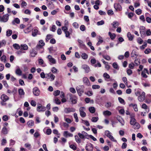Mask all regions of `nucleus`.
<instances>
[{
    "label": "nucleus",
    "mask_w": 151,
    "mask_h": 151,
    "mask_svg": "<svg viewBox=\"0 0 151 151\" xmlns=\"http://www.w3.org/2000/svg\"><path fill=\"white\" fill-rule=\"evenodd\" d=\"M2 118L3 121H6L9 119L8 116L6 115L4 116Z\"/></svg>",
    "instance_id": "nucleus-49"
},
{
    "label": "nucleus",
    "mask_w": 151,
    "mask_h": 151,
    "mask_svg": "<svg viewBox=\"0 0 151 151\" xmlns=\"http://www.w3.org/2000/svg\"><path fill=\"white\" fill-rule=\"evenodd\" d=\"M60 93V91L59 90H57L54 92L53 95L55 96H57L59 95Z\"/></svg>",
    "instance_id": "nucleus-45"
},
{
    "label": "nucleus",
    "mask_w": 151,
    "mask_h": 151,
    "mask_svg": "<svg viewBox=\"0 0 151 151\" xmlns=\"http://www.w3.org/2000/svg\"><path fill=\"white\" fill-rule=\"evenodd\" d=\"M108 34L110 36V38H115L116 37V35L114 33L112 34L111 32H109Z\"/></svg>",
    "instance_id": "nucleus-46"
},
{
    "label": "nucleus",
    "mask_w": 151,
    "mask_h": 151,
    "mask_svg": "<svg viewBox=\"0 0 151 151\" xmlns=\"http://www.w3.org/2000/svg\"><path fill=\"white\" fill-rule=\"evenodd\" d=\"M130 123L131 125H133L134 124H135L136 122V120L135 118L132 116L131 115L130 116Z\"/></svg>",
    "instance_id": "nucleus-20"
},
{
    "label": "nucleus",
    "mask_w": 151,
    "mask_h": 151,
    "mask_svg": "<svg viewBox=\"0 0 151 151\" xmlns=\"http://www.w3.org/2000/svg\"><path fill=\"white\" fill-rule=\"evenodd\" d=\"M103 76L105 78V80L106 81H109L107 80V79H109L110 78V76L108 74L106 73H105L103 74Z\"/></svg>",
    "instance_id": "nucleus-26"
},
{
    "label": "nucleus",
    "mask_w": 151,
    "mask_h": 151,
    "mask_svg": "<svg viewBox=\"0 0 151 151\" xmlns=\"http://www.w3.org/2000/svg\"><path fill=\"white\" fill-rule=\"evenodd\" d=\"M77 97L74 95H70V99L72 104H75L77 103Z\"/></svg>",
    "instance_id": "nucleus-5"
},
{
    "label": "nucleus",
    "mask_w": 151,
    "mask_h": 151,
    "mask_svg": "<svg viewBox=\"0 0 151 151\" xmlns=\"http://www.w3.org/2000/svg\"><path fill=\"white\" fill-rule=\"evenodd\" d=\"M145 33L146 35L147 36L150 35L151 34V32L150 29L147 30L145 32Z\"/></svg>",
    "instance_id": "nucleus-64"
},
{
    "label": "nucleus",
    "mask_w": 151,
    "mask_h": 151,
    "mask_svg": "<svg viewBox=\"0 0 151 151\" xmlns=\"http://www.w3.org/2000/svg\"><path fill=\"white\" fill-rule=\"evenodd\" d=\"M30 104L32 106L35 107L36 105V103L35 101L32 100L31 101Z\"/></svg>",
    "instance_id": "nucleus-55"
},
{
    "label": "nucleus",
    "mask_w": 151,
    "mask_h": 151,
    "mask_svg": "<svg viewBox=\"0 0 151 151\" xmlns=\"http://www.w3.org/2000/svg\"><path fill=\"white\" fill-rule=\"evenodd\" d=\"M63 135L66 137L67 136L72 137L73 136V134L68 132L67 131H64L63 133Z\"/></svg>",
    "instance_id": "nucleus-23"
},
{
    "label": "nucleus",
    "mask_w": 151,
    "mask_h": 151,
    "mask_svg": "<svg viewBox=\"0 0 151 151\" xmlns=\"http://www.w3.org/2000/svg\"><path fill=\"white\" fill-rule=\"evenodd\" d=\"M145 92H142V94L138 96V99L140 102L143 101L145 99Z\"/></svg>",
    "instance_id": "nucleus-6"
},
{
    "label": "nucleus",
    "mask_w": 151,
    "mask_h": 151,
    "mask_svg": "<svg viewBox=\"0 0 151 151\" xmlns=\"http://www.w3.org/2000/svg\"><path fill=\"white\" fill-rule=\"evenodd\" d=\"M69 146L70 148L74 150H76L77 149L76 146L74 145H70Z\"/></svg>",
    "instance_id": "nucleus-60"
},
{
    "label": "nucleus",
    "mask_w": 151,
    "mask_h": 151,
    "mask_svg": "<svg viewBox=\"0 0 151 151\" xmlns=\"http://www.w3.org/2000/svg\"><path fill=\"white\" fill-rule=\"evenodd\" d=\"M84 86L83 85H80L76 87L77 93L79 96H81L82 94L84 93Z\"/></svg>",
    "instance_id": "nucleus-1"
},
{
    "label": "nucleus",
    "mask_w": 151,
    "mask_h": 151,
    "mask_svg": "<svg viewBox=\"0 0 151 151\" xmlns=\"http://www.w3.org/2000/svg\"><path fill=\"white\" fill-rule=\"evenodd\" d=\"M37 110L39 112L41 111H44L46 110V108L45 107L42 106L40 104H37Z\"/></svg>",
    "instance_id": "nucleus-3"
},
{
    "label": "nucleus",
    "mask_w": 151,
    "mask_h": 151,
    "mask_svg": "<svg viewBox=\"0 0 151 151\" xmlns=\"http://www.w3.org/2000/svg\"><path fill=\"white\" fill-rule=\"evenodd\" d=\"M129 106L130 107H132L135 111H138L137 106L136 104H129Z\"/></svg>",
    "instance_id": "nucleus-22"
},
{
    "label": "nucleus",
    "mask_w": 151,
    "mask_h": 151,
    "mask_svg": "<svg viewBox=\"0 0 151 151\" xmlns=\"http://www.w3.org/2000/svg\"><path fill=\"white\" fill-rule=\"evenodd\" d=\"M21 50H27L28 48V47L27 45L26 44L23 45H21L20 47Z\"/></svg>",
    "instance_id": "nucleus-30"
},
{
    "label": "nucleus",
    "mask_w": 151,
    "mask_h": 151,
    "mask_svg": "<svg viewBox=\"0 0 151 151\" xmlns=\"http://www.w3.org/2000/svg\"><path fill=\"white\" fill-rule=\"evenodd\" d=\"M99 119L97 117H93L92 118L91 121L93 122H97Z\"/></svg>",
    "instance_id": "nucleus-41"
},
{
    "label": "nucleus",
    "mask_w": 151,
    "mask_h": 151,
    "mask_svg": "<svg viewBox=\"0 0 151 151\" xmlns=\"http://www.w3.org/2000/svg\"><path fill=\"white\" fill-rule=\"evenodd\" d=\"M33 93L34 95L36 96H37L40 94V91L38 88L35 87L33 89Z\"/></svg>",
    "instance_id": "nucleus-11"
},
{
    "label": "nucleus",
    "mask_w": 151,
    "mask_h": 151,
    "mask_svg": "<svg viewBox=\"0 0 151 151\" xmlns=\"http://www.w3.org/2000/svg\"><path fill=\"white\" fill-rule=\"evenodd\" d=\"M111 103L110 102H108L105 105V107L106 108H109L111 107Z\"/></svg>",
    "instance_id": "nucleus-63"
},
{
    "label": "nucleus",
    "mask_w": 151,
    "mask_h": 151,
    "mask_svg": "<svg viewBox=\"0 0 151 151\" xmlns=\"http://www.w3.org/2000/svg\"><path fill=\"white\" fill-rule=\"evenodd\" d=\"M82 133L83 134L84 137L86 138V139H89V135L87 133L84 131H82Z\"/></svg>",
    "instance_id": "nucleus-34"
},
{
    "label": "nucleus",
    "mask_w": 151,
    "mask_h": 151,
    "mask_svg": "<svg viewBox=\"0 0 151 151\" xmlns=\"http://www.w3.org/2000/svg\"><path fill=\"white\" fill-rule=\"evenodd\" d=\"M45 45V43L42 40H40L39 41V45L36 46L37 49L41 48L42 47Z\"/></svg>",
    "instance_id": "nucleus-16"
},
{
    "label": "nucleus",
    "mask_w": 151,
    "mask_h": 151,
    "mask_svg": "<svg viewBox=\"0 0 151 151\" xmlns=\"http://www.w3.org/2000/svg\"><path fill=\"white\" fill-rule=\"evenodd\" d=\"M75 140L78 143H79L81 142V140L79 138L78 136L77 135H76L75 136Z\"/></svg>",
    "instance_id": "nucleus-35"
},
{
    "label": "nucleus",
    "mask_w": 151,
    "mask_h": 151,
    "mask_svg": "<svg viewBox=\"0 0 151 151\" xmlns=\"http://www.w3.org/2000/svg\"><path fill=\"white\" fill-rule=\"evenodd\" d=\"M18 92L20 98H23L24 97L25 93L24 92L23 89L21 88H19L18 90Z\"/></svg>",
    "instance_id": "nucleus-12"
},
{
    "label": "nucleus",
    "mask_w": 151,
    "mask_h": 151,
    "mask_svg": "<svg viewBox=\"0 0 151 151\" xmlns=\"http://www.w3.org/2000/svg\"><path fill=\"white\" fill-rule=\"evenodd\" d=\"M74 118L75 119V121L76 122H77L78 121V117L77 116V114L76 113H75L74 114Z\"/></svg>",
    "instance_id": "nucleus-52"
},
{
    "label": "nucleus",
    "mask_w": 151,
    "mask_h": 151,
    "mask_svg": "<svg viewBox=\"0 0 151 151\" xmlns=\"http://www.w3.org/2000/svg\"><path fill=\"white\" fill-rule=\"evenodd\" d=\"M47 6L50 9H53L55 8L54 4L51 1H50L48 3Z\"/></svg>",
    "instance_id": "nucleus-24"
},
{
    "label": "nucleus",
    "mask_w": 151,
    "mask_h": 151,
    "mask_svg": "<svg viewBox=\"0 0 151 151\" xmlns=\"http://www.w3.org/2000/svg\"><path fill=\"white\" fill-rule=\"evenodd\" d=\"M134 128L135 129H138L140 127V125L137 122H136L135 124L134 125Z\"/></svg>",
    "instance_id": "nucleus-31"
},
{
    "label": "nucleus",
    "mask_w": 151,
    "mask_h": 151,
    "mask_svg": "<svg viewBox=\"0 0 151 151\" xmlns=\"http://www.w3.org/2000/svg\"><path fill=\"white\" fill-rule=\"evenodd\" d=\"M89 111L91 113H93L95 111V109L93 107H90L89 108Z\"/></svg>",
    "instance_id": "nucleus-33"
},
{
    "label": "nucleus",
    "mask_w": 151,
    "mask_h": 151,
    "mask_svg": "<svg viewBox=\"0 0 151 151\" xmlns=\"http://www.w3.org/2000/svg\"><path fill=\"white\" fill-rule=\"evenodd\" d=\"M7 141L5 139H3L1 141V145L2 146H4L6 143Z\"/></svg>",
    "instance_id": "nucleus-43"
},
{
    "label": "nucleus",
    "mask_w": 151,
    "mask_h": 151,
    "mask_svg": "<svg viewBox=\"0 0 151 151\" xmlns=\"http://www.w3.org/2000/svg\"><path fill=\"white\" fill-rule=\"evenodd\" d=\"M85 110V108L83 107H81L79 109L80 115L82 117H85L86 116V113L84 111Z\"/></svg>",
    "instance_id": "nucleus-7"
},
{
    "label": "nucleus",
    "mask_w": 151,
    "mask_h": 151,
    "mask_svg": "<svg viewBox=\"0 0 151 151\" xmlns=\"http://www.w3.org/2000/svg\"><path fill=\"white\" fill-rule=\"evenodd\" d=\"M20 21L19 19L18 18H15L14 20L12 21V23L13 25H14L15 24V23L19 24L20 23Z\"/></svg>",
    "instance_id": "nucleus-27"
},
{
    "label": "nucleus",
    "mask_w": 151,
    "mask_h": 151,
    "mask_svg": "<svg viewBox=\"0 0 151 151\" xmlns=\"http://www.w3.org/2000/svg\"><path fill=\"white\" fill-rule=\"evenodd\" d=\"M119 22L117 21H114L111 24V25H112L113 27L116 28L119 26Z\"/></svg>",
    "instance_id": "nucleus-28"
},
{
    "label": "nucleus",
    "mask_w": 151,
    "mask_h": 151,
    "mask_svg": "<svg viewBox=\"0 0 151 151\" xmlns=\"http://www.w3.org/2000/svg\"><path fill=\"white\" fill-rule=\"evenodd\" d=\"M73 27L75 28H78V24L76 22H74L73 24Z\"/></svg>",
    "instance_id": "nucleus-62"
},
{
    "label": "nucleus",
    "mask_w": 151,
    "mask_h": 151,
    "mask_svg": "<svg viewBox=\"0 0 151 151\" xmlns=\"http://www.w3.org/2000/svg\"><path fill=\"white\" fill-rule=\"evenodd\" d=\"M56 29V27L54 25H53L52 26L51 28L50 29V30L53 32H54L55 31Z\"/></svg>",
    "instance_id": "nucleus-58"
},
{
    "label": "nucleus",
    "mask_w": 151,
    "mask_h": 151,
    "mask_svg": "<svg viewBox=\"0 0 151 151\" xmlns=\"http://www.w3.org/2000/svg\"><path fill=\"white\" fill-rule=\"evenodd\" d=\"M75 109L73 108H66L65 109L64 112L66 114L70 112H74L75 111Z\"/></svg>",
    "instance_id": "nucleus-9"
},
{
    "label": "nucleus",
    "mask_w": 151,
    "mask_h": 151,
    "mask_svg": "<svg viewBox=\"0 0 151 151\" xmlns=\"http://www.w3.org/2000/svg\"><path fill=\"white\" fill-rule=\"evenodd\" d=\"M54 100L55 103L57 104H61V102L59 99L56 97L54 99Z\"/></svg>",
    "instance_id": "nucleus-37"
},
{
    "label": "nucleus",
    "mask_w": 151,
    "mask_h": 151,
    "mask_svg": "<svg viewBox=\"0 0 151 151\" xmlns=\"http://www.w3.org/2000/svg\"><path fill=\"white\" fill-rule=\"evenodd\" d=\"M81 68L84 69L86 73H88L90 71V69L87 65L84 64L82 65Z\"/></svg>",
    "instance_id": "nucleus-8"
},
{
    "label": "nucleus",
    "mask_w": 151,
    "mask_h": 151,
    "mask_svg": "<svg viewBox=\"0 0 151 151\" xmlns=\"http://www.w3.org/2000/svg\"><path fill=\"white\" fill-rule=\"evenodd\" d=\"M103 114L105 116H109L111 114V113L109 111L106 110L103 112Z\"/></svg>",
    "instance_id": "nucleus-29"
},
{
    "label": "nucleus",
    "mask_w": 151,
    "mask_h": 151,
    "mask_svg": "<svg viewBox=\"0 0 151 151\" xmlns=\"http://www.w3.org/2000/svg\"><path fill=\"white\" fill-rule=\"evenodd\" d=\"M85 94L89 96H90L92 95L93 94V93L91 91H88L87 93L85 92Z\"/></svg>",
    "instance_id": "nucleus-56"
},
{
    "label": "nucleus",
    "mask_w": 151,
    "mask_h": 151,
    "mask_svg": "<svg viewBox=\"0 0 151 151\" xmlns=\"http://www.w3.org/2000/svg\"><path fill=\"white\" fill-rule=\"evenodd\" d=\"M6 56L5 55H3L1 58V60L2 61H4V63L6 61Z\"/></svg>",
    "instance_id": "nucleus-50"
},
{
    "label": "nucleus",
    "mask_w": 151,
    "mask_h": 151,
    "mask_svg": "<svg viewBox=\"0 0 151 151\" xmlns=\"http://www.w3.org/2000/svg\"><path fill=\"white\" fill-rule=\"evenodd\" d=\"M51 72L53 73H57L58 70L54 67L52 68L51 70Z\"/></svg>",
    "instance_id": "nucleus-47"
},
{
    "label": "nucleus",
    "mask_w": 151,
    "mask_h": 151,
    "mask_svg": "<svg viewBox=\"0 0 151 151\" xmlns=\"http://www.w3.org/2000/svg\"><path fill=\"white\" fill-rule=\"evenodd\" d=\"M9 130L6 127H3L1 129V134L6 135L8 133Z\"/></svg>",
    "instance_id": "nucleus-17"
},
{
    "label": "nucleus",
    "mask_w": 151,
    "mask_h": 151,
    "mask_svg": "<svg viewBox=\"0 0 151 151\" xmlns=\"http://www.w3.org/2000/svg\"><path fill=\"white\" fill-rule=\"evenodd\" d=\"M140 33L142 37H145L146 35L145 28L143 26H141L139 27Z\"/></svg>",
    "instance_id": "nucleus-4"
},
{
    "label": "nucleus",
    "mask_w": 151,
    "mask_h": 151,
    "mask_svg": "<svg viewBox=\"0 0 151 151\" xmlns=\"http://www.w3.org/2000/svg\"><path fill=\"white\" fill-rule=\"evenodd\" d=\"M86 149L87 151H92L93 150V145L91 143L88 144L86 147Z\"/></svg>",
    "instance_id": "nucleus-14"
},
{
    "label": "nucleus",
    "mask_w": 151,
    "mask_h": 151,
    "mask_svg": "<svg viewBox=\"0 0 151 151\" xmlns=\"http://www.w3.org/2000/svg\"><path fill=\"white\" fill-rule=\"evenodd\" d=\"M29 127L31 128L34 124V122L33 120H31L29 121L27 123Z\"/></svg>",
    "instance_id": "nucleus-25"
},
{
    "label": "nucleus",
    "mask_w": 151,
    "mask_h": 151,
    "mask_svg": "<svg viewBox=\"0 0 151 151\" xmlns=\"http://www.w3.org/2000/svg\"><path fill=\"white\" fill-rule=\"evenodd\" d=\"M24 13L26 14L30 15L31 13V12L30 11L29 9H26L24 11Z\"/></svg>",
    "instance_id": "nucleus-59"
},
{
    "label": "nucleus",
    "mask_w": 151,
    "mask_h": 151,
    "mask_svg": "<svg viewBox=\"0 0 151 151\" xmlns=\"http://www.w3.org/2000/svg\"><path fill=\"white\" fill-rule=\"evenodd\" d=\"M15 141L12 139H11L10 140L9 145H13L15 144Z\"/></svg>",
    "instance_id": "nucleus-51"
},
{
    "label": "nucleus",
    "mask_w": 151,
    "mask_h": 151,
    "mask_svg": "<svg viewBox=\"0 0 151 151\" xmlns=\"http://www.w3.org/2000/svg\"><path fill=\"white\" fill-rule=\"evenodd\" d=\"M103 57L105 58V59H106L107 60H111V58L110 57V56L109 55H103Z\"/></svg>",
    "instance_id": "nucleus-61"
},
{
    "label": "nucleus",
    "mask_w": 151,
    "mask_h": 151,
    "mask_svg": "<svg viewBox=\"0 0 151 151\" xmlns=\"http://www.w3.org/2000/svg\"><path fill=\"white\" fill-rule=\"evenodd\" d=\"M1 99L3 101H6L9 99V97L5 94H2L1 97Z\"/></svg>",
    "instance_id": "nucleus-18"
},
{
    "label": "nucleus",
    "mask_w": 151,
    "mask_h": 151,
    "mask_svg": "<svg viewBox=\"0 0 151 151\" xmlns=\"http://www.w3.org/2000/svg\"><path fill=\"white\" fill-rule=\"evenodd\" d=\"M81 57L83 59L85 60L88 58V56L86 54L84 53L82 54Z\"/></svg>",
    "instance_id": "nucleus-39"
},
{
    "label": "nucleus",
    "mask_w": 151,
    "mask_h": 151,
    "mask_svg": "<svg viewBox=\"0 0 151 151\" xmlns=\"http://www.w3.org/2000/svg\"><path fill=\"white\" fill-rule=\"evenodd\" d=\"M78 41L79 43V46L82 48L84 49L86 48V47L85 44H83V42L82 41L78 39Z\"/></svg>",
    "instance_id": "nucleus-19"
},
{
    "label": "nucleus",
    "mask_w": 151,
    "mask_h": 151,
    "mask_svg": "<svg viewBox=\"0 0 151 151\" xmlns=\"http://www.w3.org/2000/svg\"><path fill=\"white\" fill-rule=\"evenodd\" d=\"M134 13L132 12L129 13L128 14V17L129 18L131 19L134 16Z\"/></svg>",
    "instance_id": "nucleus-53"
},
{
    "label": "nucleus",
    "mask_w": 151,
    "mask_h": 151,
    "mask_svg": "<svg viewBox=\"0 0 151 151\" xmlns=\"http://www.w3.org/2000/svg\"><path fill=\"white\" fill-rule=\"evenodd\" d=\"M147 99H148L149 101L148 103H150L151 102V95L150 94H148L147 95Z\"/></svg>",
    "instance_id": "nucleus-54"
},
{
    "label": "nucleus",
    "mask_w": 151,
    "mask_h": 151,
    "mask_svg": "<svg viewBox=\"0 0 151 151\" xmlns=\"http://www.w3.org/2000/svg\"><path fill=\"white\" fill-rule=\"evenodd\" d=\"M48 60L49 62L52 64L56 63V61L55 59L53 58L52 56L48 55L47 56Z\"/></svg>",
    "instance_id": "nucleus-13"
},
{
    "label": "nucleus",
    "mask_w": 151,
    "mask_h": 151,
    "mask_svg": "<svg viewBox=\"0 0 151 151\" xmlns=\"http://www.w3.org/2000/svg\"><path fill=\"white\" fill-rule=\"evenodd\" d=\"M38 31L37 29H35L32 32V35L33 37H35L37 34Z\"/></svg>",
    "instance_id": "nucleus-40"
},
{
    "label": "nucleus",
    "mask_w": 151,
    "mask_h": 151,
    "mask_svg": "<svg viewBox=\"0 0 151 151\" xmlns=\"http://www.w3.org/2000/svg\"><path fill=\"white\" fill-rule=\"evenodd\" d=\"M134 63L136 66H138L140 63V60L138 59H136L135 60Z\"/></svg>",
    "instance_id": "nucleus-44"
},
{
    "label": "nucleus",
    "mask_w": 151,
    "mask_h": 151,
    "mask_svg": "<svg viewBox=\"0 0 151 151\" xmlns=\"http://www.w3.org/2000/svg\"><path fill=\"white\" fill-rule=\"evenodd\" d=\"M100 86L98 85H94L92 86V88L93 89H99L100 88Z\"/></svg>",
    "instance_id": "nucleus-57"
},
{
    "label": "nucleus",
    "mask_w": 151,
    "mask_h": 151,
    "mask_svg": "<svg viewBox=\"0 0 151 151\" xmlns=\"http://www.w3.org/2000/svg\"><path fill=\"white\" fill-rule=\"evenodd\" d=\"M83 82L85 85L89 86L90 85V82L86 77H84L83 78Z\"/></svg>",
    "instance_id": "nucleus-15"
},
{
    "label": "nucleus",
    "mask_w": 151,
    "mask_h": 151,
    "mask_svg": "<svg viewBox=\"0 0 151 151\" xmlns=\"http://www.w3.org/2000/svg\"><path fill=\"white\" fill-rule=\"evenodd\" d=\"M135 13L137 15H139L141 14L142 11L140 9H139L135 10Z\"/></svg>",
    "instance_id": "nucleus-42"
},
{
    "label": "nucleus",
    "mask_w": 151,
    "mask_h": 151,
    "mask_svg": "<svg viewBox=\"0 0 151 151\" xmlns=\"http://www.w3.org/2000/svg\"><path fill=\"white\" fill-rule=\"evenodd\" d=\"M113 67L114 68L117 70H119V68L116 63H114L112 64Z\"/></svg>",
    "instance_id": "nucleus-38"
},
{
    "label": "nucleus",
    "mask_w": 151,
    "mask_h": 151,
    "mask_svg": "<svg viewBox=\"0 0 151 151\" xmlns=\"http://www.w3.org/2000/svg\"><path fill=\"white\" fill-rule=\"evenodd\" d=\"M16 73L19 76H21L22 75V71L19 69V68H18L16 70Z\"/></svg>",
    "instance_id": "nucleus-32"
},
{
    "label": "nucleus",
    "mask_w": 151,
    "mask_h": 151,
    "mask_svg": "<svg viewBox=\"0 0 151 151\" xmlns=\"http://www.w3.org/2000/svg\"><path fill=\"white\" fill-rule=\"evenodd\" d=\"M31 56L32 57H35L37 54V52L34 49H32L30 51Z\"/></svg>",
    "instance_id": "nucleus-21"
},
{
    "label": "nucleus",
    "mask_w": 151,
    "mask_h": 151,
    "mask_svg": "<svg viewBox=\"0 0 151 151\" xmlns=\"http://www.w3.org/2000/svg\"><path fill=\"white\" fill-rule=\"evenodd\" d=\"M118 99L119 102L120 103L123 104H125V101L123 99H122L121 97H119L118 98Z\"/></svg>",
    "instance_id": "nucleus-48"
},
{
    "label": "nucleus",
    "mask_w": 151,
    "mask_h": 151,
    "mask_svg": "<svg viewBox=\"0 0 151 151\" xmlns=\"http://www.w3.org/2000/svg\"><path fill=\"white\" fill-rule=\"evenodd\" d=\"M12 33V31L11 30H8L6 32V35L7 37H9L10 36Z\"/></svg>",
    "instance_id": "nucleus-36"
},
{
    "label": "nucleus",
    "mask_w": 151,
    "mask_h": 151,
    "mask_svg": "<svg viewBox=\"0 0 151 151\" xmlns=\"http://www.w3.org/2000/svg\"><path fill=\"white\" fill-rule=\"evenodd\" d=\"M105 134L106 136L108 137L111 141L116 142V140L114 139L113 136L111 135V133L110 132L109 130H106L105 132Z\"/></svg>",
    "instance_id": "nucleus-2"
},
{
    "label": "nucleus",
    "mask_w": 151,
    "mask_h": 151,
    "mask_svg": "<svg viewBox=\"0 0 151 151\" xmlns=\"http://www.w3.org/2000/svg\"><path fill=\"white\" fill-rule=\"evenodd\" d=\"M114 7L116 11H121L122 10V6L119 3H115Z\"/></svg>",
    "instance_id": "nucleus-10"
}]
</instances>
